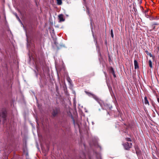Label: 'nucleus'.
<instances>
[{
  "label": "nucleus",
  "mask_w": 159,
  "mask_h": 159,
  "mask_svg": "<svg viewBox=\"0 0 159 159\" xmlns=\"http://www.w3.org/2000/svg\"><path fill=\"white\" fill-rule=\"evenodd\" d=\"M132 145L131 143H129L128 142H126L123 144L125 148L127 150H129L131 147Z\"/></svg>",
  "instance_id": "f257e3e1"
},
{
  "label": "nucleus",
  "mask_w": 159,
  "mask_h": 159,
  "mask_svg": "<svg viewBox=\"0 0 159 159\" xmlns=\"http://www.w3.org/2000/svg\"><path fill=\"white\" fill-rule=\"evenodd\" d=\"M59 109L58 108H56L53 110L52 112V115L53 116H56L59 112Z\"/></svg>",
  "instance_id": "f03ea898"
},
{
  "label": "nucleus",
  "mask_w": 159,
  "mask_h": 159,
  "mask_svg": "<svg viewBox=\"0 0 159 159\" xmlns=\"http://www.w3.org/2000/svg\"><path fill=\"white\" fill-rule=\"evenodd\" d=\"M58 19L59 20L60 22H62L65 20V19L63 18V16L62 14H60L58 16Z\"/></svg>",
  "instance_id": "7ed1b4c3"
},
{
  "label": "nucleus",
  "mask_w": 159,
  "mask_h": 159,
  "mask_svg": "<svg viewBox=\"0 0 159 159\" xmlns=\"http://www.w3.org/2000/svg\"><path fill=\"white\" fill-rule=\"evenodd\" d=\"M134 68L135 69H138L139 68L138 63L136 60H134Z\"/></svg>",
  "instance_id": "20e7f679"
},
{
  "label": "nucleus",
  "mask_w": 159,
  "mask_h": 159,
  "mask_svg": "<svg viewBox=\"0 0 159 159\" xmlns=\"http://www.w3.org/2000/svg\"><path fill=\"white\" fill-rule=\"evenodd\" d=\"M89 94L91 95H92L93 97L98 102H99V99L98 98H97V97L95 95H93V94H92L91 93H89Z\"/></svg>",
  "instance_id": "39448f33"
},
{
  "label": "nucleus",
  "mask_w": 159,
  "mask_h": 159,
  "mask_svg": "<svg viewBox=\"0 0 159 159\" xmlns=\"http://www.w3.org/2000/svg\"><path fill=\"white\" fill-rule=\"evenodd\" d=\"M144 103L145 104H149L147 100V98L146 97H145L144 98Z\"/></svg>",
  "instance_id": "423d86ee"
},
{
  "label": "nucleus",
  "mask_w": 159,
  "mask_h": 159,
  "mask_svg": "<svg viewBox=\"0 0 159 159\" xmlns=\"http://www.w3.org/2000/svg\"><path fill=\"white\" fill-rule=\"evenodd\" d=\"M57 4L59 5H61L62 4V0H57Z\"/></svg>",
  "instance_id": "0eeeda50"
},
{
  "label": "nucleus",
  "mask_w": 159,
  "mask_h": 159,
  "mask_svg": "<svg viewBox=\"0 0 159 159\" xmlns=\"http://www.w3.org/2000/svg\"><path fill=\"white\" fill-rule=\"evenodd\" d=\"M66 79H67V80L68 82L69 83H70L71 82V80L70 77L69 76L67 77Z\"/></svg>",
  "instance_id": "6e6552de"
},
{
  "label": "nucleus",
  "mask_w": 159,
  "mask_h": 159,
  "mask_svg": "<svg viewBox=\"0 0 159 159\" xmlns=\"http://www.w3.org/2000/svg\"><path fill=\"white\" fill-rule=\"evenodd\" d=\"M149 65L150 67H152V62L151 60H149Z\"/></svg>",
  "instance_id": "1a4fd4ad"
},
{
  "label": "nucleus",
  "mask_w": 159,
  "mask_h": 159,
  "mask_svg": "<svg viewBox=\"0 0 159 159\" xmlns=\"http://www.w3.org/2000/svg\"><path fill=\"white\" fill-rule=\"evenodd\" d=\"M6 115L5 112H3L2 113V117L4 118H5L6 117Z\"/></svg>",
  "instance_id": "9d476101"
},
{
  "label": "nucleus",
  "mask_w": 159,
  "mask_h": 159,
  "mask_svg": "<svg viewBox=\"0 0 159 159\" xmlns=\"http://www.w3.org/2000/svg\"><path fill=\"white\" fill-rule=\"evenodd\" d=\"M111 36L112 37V38H113L114 35H113V30L112 29H111Z\"/></svg>",
  "instance_id": "9b49d317"
},
{
  "label": "nucleus",
  "mask_w": 159,
  "mask_h": 159,
  "mask_svg": "<svg viewBox=\"0 0 159 159\" xmlns=\"http://www.w3.org/2000/svg\"><path fill=\"white\" fill-rule=\"evenodd\" d=\"M126 140L128 141H131V139L130 138H126Z\"/></svg>",
  "instance_id": "f8f14e48"
},
{
  "label": "nucleus",
  "mask_w": 159,
  "mask_h": 159,
  "mask_svg": "<svg viewBox=\"0 0 159 159\" xmlns=\"http://www.w3.org/2000/svg\"><path fill=\"white\" fill-rule=\"evenodd\" d=\"M149 56L150 57H153L152 56V54H151V53H149Z\"/></svg>",
  "instance_id": "ddd939ff"
},
{
  "label": "nucleus",
  "mask_w": 159,
  "mask_h": 159,
  "mask_svg": "<svg viewBox=\"0 0 159 159\" xmlns=\"http://www.w3.org/2000/svg\"><path fill=\"white\" fill-rule=\"evenodd\" d=\"M113 75H114V77H116L115 75V74L114 73V72H113Z\"/></svg>",
  "instance_id": "4468645a"
},
{
  "label": "nucleus",
  "mask_w": 159,
  "mask_h": 159,
  "mask_svg": "<svg viewBox=\"0 0 159 159\" xmlns=\"http://www.w3.org/2000/svg\"><path fill=\"white\" fill-rule=\"evenodd\" d=\"M158 25V24H157V23H154L153 25Z\"/></svg>",
  "instance_id": "2eb2a0df"
},
{
  "label": "nucleus",
  "mask_w": 159,
  "mask_h": 159,
  "mask_svg": "<svg viewBox=\"0 0 159 159\" xmlns=\"http://www.w3.org/2000/svg\"><path fill=\"white\" fill-rule=\"evenodd\" d=\"M87 13H89V11L87 9Z\"/></svg>",
  "instance_id": "dca6fc26"
},
{
  "label": "nucleus",
  "mask_w": 159,
  "mask_h": 159,
  "mask_svg": "<svg viewBox=\"0 0 159 159\" xmlns=\"http://www.w3.org/2000/svg\"><path fill=\"white\" fill-rule=\"evenodd\" d=\"M17 17V18H18V20H19V21H20V19H19V17Z\"/></svg>",
  "instance_id": "f3484780"
},
{
  "label": "nucleus",
  "mask_w": 159,
  "mask_h": 159,
  "mask_svg": "<svg viewBox=\"0 0 159 159\" xmlns=\"http://www.w3.org/2000/svg\"><path fill=\"white\" fill-rule=\"evenodd\" d=\"M158 51H159V46L158 47Z\"/></svg>",
  "instance_id": "a211bd4d"
},
{
  "label": "nucleus",
  "mask_w": 159,
  "mask_h": 159,
  "mask_svg": "<svg viewBox=\"0 0 159 159\" xmlns=\"http://www.w3.org/2000/svg\"><path fill=\"white\" fill-rule=\"evenodd\" d=\"M83 0L84 1V2H85V0Z\"/></svg>",
  "instance_id": "6ab92c4d"
}]
</instances>
